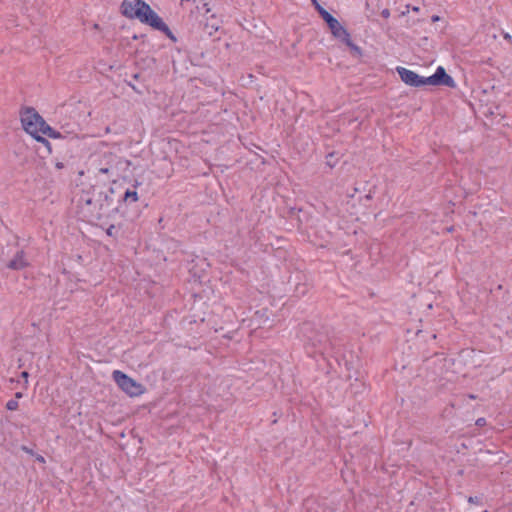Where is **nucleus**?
I'll use <instances>...</instances> for the list:
<instances>
[{"mask_svg":"<svg viewBox=\"0 0 512 512\" xmlns=\"http://www.w3.org/2000/svg\"><path fill=\"white\" fill-rule=\"evenodd\" d=\"M139 77H140V74H138V73H136V74H134V75H133V79H134V80H138V79H139Z\"/></svg>","mask_w":512,"mask_h":512,"instance_id":"28","label":"nucleus"},{"mask_svg":"<svg viewBox=\"0 0 512 512\" xmlns=\"http://www.w3.org/2000/svg\"><path fill=\"white\" fill-rule=\"evenodd\" d=\"M121 14L128 19H137L154 30L163 32L171 41L177 42L176 36L163 19L144 0H123Z\"/></svg>","mask_w":512,"mask_h":512,"instance_id":"1","label":"nucleus"},{"mask_svg":"<svg viewBox=\"0 0 512 512\" xmlns=\"http://www.w3.org/2000/svg\"><path fill=\"white\" fill-rule=\"evenodd\" d=\"M109 173H110V169L109 168H99L98 172H97V175L98 174H109Z\"/></svg>","mask_w":512,"mask_h":512,"instance_id":"20","label":"nucleus"},{"mask_svg":"<svg viewBox=\"0 0 512 512\" xmlns=\"http://www.w3.org/2000/svg\"><path fill=\"white\" fill-rule=\"evenodd\" d=\"M113 379L121 390L127 393L129 396H139L144 392L142 384L136 382L134 379L129 377L122 371H113Z\"/></svg>","mask_w":512,"mask_h":512,"instance_id":"5","label":"nucleus"},{"mask_svg":"<svg viewBox=\"0 0 512 512\" xmlns=\"http://www.w3.org/2000/svg\"><path fill=\"white\" fill-rule=\"evenodd\" d=\"M316 10L321 16V18L325 21V23L328 25L332 35L335 38H339L341 36L346 35V28L343 27L339 21L331 15L326 9H324L319 3H316Z\"/></svg>","mask_w":512,"mask_h":512,"instance_id":"7","label":"nucleus"},{"mask_svg":"<svg viewBox=\"0 0 512 512\" xmlns=\"http://www.w3.org/2000/svg\"><path fill=\"white\" fill-rule=\"evenodd\" d=\"M116 190L114 187H109L106 191H97L96 187L92 188V196L89 192H84L79 200V203H85L89 207L92 216L97 219L103 216H108L112 211H120V204L113 207L117 201L114 198Z\"/></svg>","mask_w":512,"mask_h":512,"instance_id":"3","label":"nucleus"},{"mask_svg":"<svg viewBox=\"0 0 512 512\" xmlns=\"http://www.w3.org/2000/svg\"><path fill=\"white\" fill-rule=\"evenodd\" d=\"M439 20V17L438 16H433L432 17V21H438Z\"/></svg>","mask_w":512,"mask_h":512,"instance_id":"32","label":"nucleus"},{"mask_svg":"<svg viewBox=\"0 0 512 512\" xmlns=\"http://www.w3.org/2000/svg\"><path fill=\"white\" fill-rule=\"evenodd\" d=\"M504 38H505L506 40H509V41L511 40V36H510V34H508V33H505V34H504Z\"/></svg>","mask_w":512,"mask_h":512,"instance_id":"27","label":"nucleus"},{"mask_svg":"<svg viewBox=\"0 0 512 512\" xmlns=\"http://www.w3.org/2000/svg\"><path fill=\"white\" fill-rule=\"evenodd\" d=\"M207 6H208V4H207V3H205V4H204V7H206V13L210 12V9H209Z\"/></svg>","mask_w":512,"mask_h":512,"instance_id":"31","label":"nucleus"},{"mask_svg":"<svg viewBox=\"0 0 512 512\" xmlns=\"http://www.w3.org/2000/svg\"><path fill=\"white\" fill-rule=\"evenodd\" d=\"M312 1H313V4L316 6V3H318L317 0H312Z\"/></svg>","mask_w":512,"mask_h":512,"instance_id":"36","label":"nucleus"},{"mask_svg":"<svg viewBox=\"0 0 512 512\" xmlns=\"http://www.w3.org/2000/svg\"><path fill=\"white\" fill-rule=\"evenodd\" d=\"M33 138H34L36 141H38V142L42 143L43 145H45V146H46V148H47L48 153H51V144H50V142H49L46 138H44V137H43L42 135H40V134L36 135V136H35V137H33Z\"/></svg>","mask_w":512,"mask_h":512,"instance_id":"14","label":"nucleus"},{"mask_svg":"<svg viewBox=\"0 0 512 512\" xmlns=\"http://www.w3.org/2000/svg\"><path fill=\"white\" fill-rule=\"evenodd\" d=\"M18 407H19V403H18V400H16V399H11L6 403V408L10 411H15L18 409Z\"/></svg>","mask_w":512,"mask_h":512,"instance_id":"15","label":"nucleus"},{"mask_svg":"<svg viewBox=\"0 0 512 512\" xmlns=\"http://www.w3.org/2000/svg\"><path fill=\"white\" fill-rule=\"evenodd\" d=\"M299 333L306 349L312 348L314 353L328 354L338 345L336 339L330 335V329L325 326L304 322Z\"/></svg>","mask_w":512,"mask_h":512,"instance_id":"2","label":"nucleus"},{"mask_svg":"<svg viewBox=\"0 0 512 512\" xmlns=\"http://www.w3.org/2000/svg\"><path fill=\"white\" fill-rule=\"evenodd\" d=\"M28 266L29 262L23 250L17 251L14 257L7 263V268L16 271L22 270Z\"/></svg>","mask_w":512,"mask_h":512,"instance_id":"11","label":"nucleus"},{"mask_svg":"<svg viewBox=\"0 0 512 512\" xmlns=\"http://www.w3.org/2000/svg\"><path fill=\"white\" fill-rule=\"evenodd\" d=\"M21 377L23 379H25V383H27L28 382L27 379L29 377V373L27 371H23V372H21Z\"/></svg>","mask_w":512,"mask_h":512,"instance_id":"22","label":"nucleus"},{"mask_svg":"<svg viewBox=\"0 0 512 512\" xmlns=\"http://www.w3.org/2000/svg\"><path fill=\"white\" fill-rule=\"evenodd\" d=\"M106 233L108 236H115V233H116V227L115 225H110L107 230H106Z\"/></svg>","mask_w":512,"mask_h":512,"instance_id":"17","label":"nucleus"},{"mask_svg":"<svg viewBox=\"0 0 512 512\" xmlns=\"http://www.w3.org/2000/svg\"><path fill=\"white\" fill-rule=\"evenodd\" d=\"M396 71L401 80L412 87H421L424 85H448V73L442 66H439L436 72L429 77H422L414 71L404 67H397Z\"/></svg>","mask_w":512,"mask_h":512,"instance_id":"4","label":"nucleus"},{"mask_svg":"<svg viewBox=\"0 0 512 512\" xmlns=\"http://www.w3.org/2000/svg\"><path fill=\"white\" fill-rule=\"evenodd\" d=\"M23 450H25L28 453H32V451L30 449H27L26 447H23Z\"/></svg>","mask_w":512,"mask_h":512,"instance_id":"33","label":"nucleus"},{"mask_svg":"<svg viewBox=\"0 0 512 512\" xmlns=\"http://www.w3.org/2000/svg\"><path fill=\"white\" fill-rule=\"evenodd\" d=\"M302 288H305V287H304V286H302ZM300 292H301L302 294H305V290H304V289H300Z\"/></svg>","mask_w":512,"mask_h":512,"instance_id":"34","label":"nucleus"},{"mask_svg":"<svg viewBox=\"0 0 512 512\" xmlns=\"http://www.w3.org/2000/svg\"><path fill=\"white\" fill-rule=\"evenodd\" d=\"M454 86H455V83H454L453 79L450 77V88H452Z\"/></svg>","mask_w":512,"mask_h":512,"instance_id":"29","label":"nucleus"},{"mask_svg":"<svg viewBox=\"0 0 512 512\" xmlns=\"http://www.w3.org/2000/svg\"><path fill=\"white\" fill-rule=\"evenodd\" d=\"M55 167H56V169L60 170V169H62L64 167V164L62 162H60V161H57L55 163Z\"/></svg>","mask_w":512,"mask_h":512,"instance_id":"23","label":"nucleus"},{"mask_svg":"<svg viewBox=\"0 0 512 512\" xmlns=\"http://www.w3.org/2000/svg\"><path fill=\"white\" fill-rule=\"evenodd\" d=\"M139 199L138 193L136 191V186H133L132 188H127L123 194L118 196L117 202L120 204V207L122 204L130 205L132 203L137 202Z\"/></svg>","mask_w":512,"mask_h":512,"instance_id":"12","label":"nucleus"},{"mask_svg":"<svg viewBox=\"0 0 512 512\" xmlns=\"http://www.w3.org/2000/svg\"><path fill=\"white\" fill-rule=\"evenodd\" d=\"M381 16L384 17V18H389L390 17V10L385 8L381 11Z\"/></svg>","mask_w":512,"mask_h":512,"instance_id":"18","label":"nucleus"},{"mask_svg":"<svg viewBox=\"0 0 512 512\" xmlns=\"http://www.w3.org/2000/svg\"><path fill=\"white\" fill-rule=\"evenodd\" d=\"M22 397H23L22 392H16V393H15V399H16V400H17V399H20V398H22Z\"/></svg>","mask_w":512,"mask_h":512,"instance_id":"24","label":"nucleus"},{"mask_svg":"<svg viewBox=\"0 0 512 512\" xmlns=\"http://www.w3.org/2000/svg\"><path fill=\"white\" fill-rule=\"evenodd\" d=\"M39 133L47 135L48 137L53 138V139L67 140L68 142H75V143H78V141H79L76 134L69 133L67 136H63L61 132L56 131L55 129L50 127L45 121H44V124L41 125V129L39 130Z\"/></svg>","mask_w":512,"mask_h":512,"instance_id":"9","label":"nucleus"},{"mask_svg":"<svg viewBox=\"0 0 512 512\" xmlns=\"http://www.w3.org/2000/svg\"><path fill=\"white\" fill-rule=\"evenodd\" d=\"M129 86H130L133 90H135V91L139 92L133 84L129 83Z\"/></svg>","mask_w":512,"mask_h":512,"instance_id":"30","label":"nucleus"},{"mask_svg":"<svg viewBox=\"0 0 512 512\" xmlns=\"http://www.w3.org/2000/svg\"><path fill=\"white\" fill-rule=\"evenodd\" d=\"M21 123L24 130L32 137H35L39 134L41 125L44 124V119L34 108L28 107L21 116Z\"/></svg>","mask_w":512,"mask_h":512,"instance_id":"6","label":"nucleus"},{"mask_svg":"<svg viewBox=\"0 0 512 512\" xmlns=\"http://www.w3.org/2000/svg\"><path fill=\"white\" fill-rule=\"evenodd\" d=\"M36 459H37L38 461H40V462H44V461H45V460H44V457H43V456H41V455L37 456V458H36Z\"/></svg>","mask_w":512,"mask_h":512,"instance_id":"26","label":"nucleus"},{"mask_svg":"<svg viewBox=\"0 0 512 512\" xmlns=\"http://www.w3.org/2000/svg\"><path fill=\"white\" fill-rule=\"evenodd\" d=\"M39 133L47 135L48 137L53 138V139L67 140L68 142H75V143H78V141H79L76 134L69 133L67 136H63L61 132L56 131L55 129L50 127L45 121H44V124L41 125V129L39 130Z\"/></svg>","mask_w":512,"mask_h":512,"instance_id":"10","label":"nucleus"},{"mask_svg":"<svg viewBox=\"0 0 512 512\" xmlns=\"http://www.w3.org/2000/svg\"><path fill=\"white\" fill-rule=\"evenodd\" d=\"M476 425L477 426H484V425H486V419L485 418H478L476 420Z\"/></svg>","mask_w":512,"mask_h":512,"instance_id":"19","label":"nucleus"},{"mask_svg":"<svg viewBox=\"0 0 512 512\" xmlns=\"http://www.w3.org/2000/svg\"><path fill=\"white\" fill-rule=\"evenodd\" d=\"M338 39L351 49L353 55H355V56H361L362 55L361 48L352 42L351 37H350V33L348 32V30H346V35L345 36H341Z\"/></svg>","mask_w":512,"mask_h":512,"instance_id":"13","label":"nucleus"},{"mask_svg":"<svg viewBox=\"0 0 512 512\" xmlns=\"http://www.w3.org/2000/svg\"><path fill=\"white\" fill-rule=\"evenodd\" d=\"M302 288H305V287H304V286H302ZM300 292H301L302 294H305V290H304V289H300Z\"/></svg>","mask_w":512,"mask_h":512,"instance_id":"35","label":"nucleus"},{"mask_svg":"<svg viewBox=\"0 0 512 512\" xmlns=\"http://www.w3.org/2000/svg\"><path fill=\"white\" fill-rule=\"evenodd\" d=\"M143 37H145V35H144V34H142V35H140V36H138V35H136V34H135V35H133L132 39H133V40H137V39H139V38H143Z\"/></svg>","mask_w":512,"mask_h":512,"instance_id":"25","label":"nucleus"},{"mask_svg":"<svg viewBox=\"0 0 512 512\" xmlns=\"http://www.w3.org/2000/svg\"><path fill=\"white\" fill-rule=\"evenodd\" d=\"M39 133L47 135L48 137L53 138V139L67 140L68 142H75V143H78V141H79L76 134L69 133L67 136H63L61 132L56 131L55 129L50 127L45 121H44V124L41 125V129L39 130Z\"/></svg>","mask_w":512,"mask_h":512,"instance_id":"8","label":"nucleus"},{"mask_svg":"<svg viewBox=\"0 0 512 512\" xmlns=\"http://www.w3.org/2000/svg\"><path fill=\"white\" fill-rule=\"evenodd\" d=\"M480 500H481V499H480L479 497H477V496H475V497H472V496H471V497H469V499H468V501H469L470 503H475V504L479 503V502H480Z\"/></svg>","mask_w":512,"mask_h":512,"instance_id":"21","label":"nucleus"},{"mask_svg":"<svg viewBox=\"0 0 512 512\" xmlns=\"http://www.w3.org/2000/svg\"><path fill=\"white\" fill-rule=\"evenodd\" d=\"M336 162L337 160L335 159V154L332 152V153H329L327 156H326V164L333 168L335 165H336Z\"/></svg>","mask_w":512,"mask_h":512,"instance_id":"16","label":"nucleus"}]
</instances>
